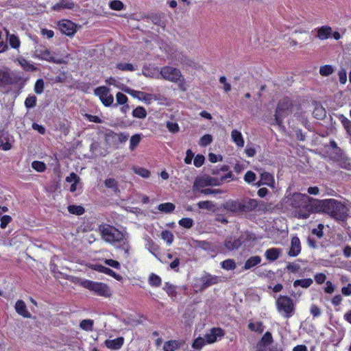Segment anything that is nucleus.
Returning a JSON list of instances; mask_svg holds the SVG:
<instances>
[{
  "mask_svg": "<svg viewBox=\"0 0 351 351\" xmlns=\"http://www.w3.org/2000/svg\"><path fill=\"white\" fill-rule=\"evenodd\" d=\"M258 205L256 199L245 197L240 200L230 199L223 204V208L235 215H243L254 210Z\"/></svg>",
  "mask_w": 351,
  "mask_h": 351,
  "instance_id": "f257e3e1",
  "label": "nucleus"
},
{
  "mask_svg": "<svg viewBox=\"0 0 351 351\" xmlns=\"http://www.w3.org/2000/svg\"><path fill=\"white\" fill-rule=\"evenodd\" d=\"M349 209L346 205L335 199H326L325 214L337 221L344 222L348 217Z\"/></svg>",
  "mask_w": 351,
  "mask_h": 351,
  "instance_id": "f03ea898",
  "label": "nucleus"
},
{
  "mask_svg": "<svg viewBox=\"0 0 351 351\" xmlns=\"http://www.w3.org/2000/svg\"><path fill=\"white\" fill-rule=\"evenodd\" d=\"M99 230L101 238L111 244H121L123 241L127 240L128 234L121 232L116 228L109 225H101L99 226Z\"/></svg>",
  "mask_w": 351,
  "mask_h": 351,
  "instance_id": "7ed1b4c3",
  "label": "nucleus"
},
{
  "mask_svg": "<svg viewBox=\"0 0 351 351\" xmlns=\"http://www.w3.org/2000/svg\"><path fill=\"white\" fill-rule=\"evenodd\" d=\"M80 285L84 288L94 291L99 296L109 298L112 295L110 287L104 283L94 282L89 280H82Z\"/></svg>",
  "mask_w": 351,
  "mask_h": 351,
  "instance_id": "20e7f679",
  "label": "nucleus"
},
{
  "mask_svg": "<svg viewBox=\"0 0 351 351\" xmlns=\"http://www.w3.org/2000/svg\"><path fill=\"white\" fill-rule=\"evenodd\" d=\"M291 101L288 97H285L278 102L274 114L276 124L280 125L282 123V119L291 112Z\"/></svg>",
  "mask_w": 351,
  "mask_h": 351,
  "instance_id": "39448f33",
  "label": "nucleus"
},
{
  "mask_svg": "<svg viewBox=\"0 0 351 351\" xmlns=\"http://www.w3.org/2000/svg\"><path fill=\"white\" fill-rule=\"evenodd\" d=\"M276 306L279 313L287 317L291 316L294 309L292 300L287 296L280 295L276 300Z\"/></svg>",
  "mask_w": 351,
  "mask_h": 351,
  "instance_id": "423d86ee",
  "label": "nucleus"
},
{
  "mask_svg": "<svg viewBox=\"0 0 351 351\" xmlns=\"http://www.w3.org/2000/svg\"><path fill=\"white\" fill-rule=\"evenodd\" d=\"M160 76H161L163 80L174 83L178 82L182 78V75L179 69L169 66H165L161 68Z\"/></svg>",
  "mask_w": 351,
  "mask_h": 351,
  "instance_id": "0eeeda50",
  "label": "nucleus"
},
{
  "mask_svg": "<svg viewBox=\"0 0 351 351\" xmlns=\"http://www.w3.org/2000/svg\"><path fill=\"white\" fill-rule=\"evenodd\" d=\"M221 184V180H219L218 178L204 176L195 179L193 186V190L196 191L208 186H219Z\"/></svg>",
  "mask_w": 351,
  "mask_h": 351,
  "instance_id": "6e6552de",
  "label": "nucleus"
},
{
  "mask_svg": "<svg viewBox=\"0 0 351 351\" xmlns=\"http://www.w3.org/2000/svg\"><path fill=\"white\" fill-rule=\"evenodd\" d=\"M35 57L38 58L48 62H51L56 64H62L64 61L61 59L56 58L52 53L46 47L43 45H38L36 47L34 52Z\"/></svg>",
  "mask_w": 351,
  "mask_h": 351,
  "instance_id": "1a4fd4ad",
  "label": "nucleus"
},
{
  "mask_svg": "<svg viewBox=\"0 0 351 351\" xmlns=\"http://www.w3.org/2000/svg\"><path fill=\"white\" fill-rule=\"evenodd\" d=\"M95 95L98 96L105 106H110L113 104L114 97L110 93V89L106 86H102L96 88L94 90Z\"/></svg>",
  "mask_w": 351,
  "mask_h": 351,
  "instance_id": "9d476101",
  "label": "nucleus"
},
{
  "mask_svg": "<svg viewBox=\"0 0 351 351\" xmlns=\"http://www.w3.org/2000/svg\"><path fill=\"white\" fill-rule=\"evenodd\" d=\"M16 82V77L8 69H0V86L12 85Z\"/></svg>",
  "mask_w": 351,
  "mask_h": 351,
  "instance_id": "9b49d317",
  "label": "nucleus"
},
{
  "mask_svg": "<svg viewBox=\"0 0 351 351\" xmlns=\"http://www.w3.org/2000/svg\"><path fill=\"white\" fill-rule=\"evenodd\" d=\"M326 199H317L308 197V213H323L325 212Z\"/></svg>",
  "mask_w": 351,
  "mask_h": 351,
  "instance_id": "f8f14e48",
  "label": "nucleus"
},
{
  "mask_svg": "<svg viewBox=\"0 0 351 351\" xmlns=\"http://www.w3.org/2000/svg\"><path fill=\"white\" fill-rule=\"evenodd\" d=\"M123 90L125 93L132 95L133 97H136L140 100L144 101L147 104H150L152 99H156V96L153 94H149L142 91L135 90L130 88H126L123 89Z\"/></svg>",
  "mask_w": 351,
  "mask_h": 351,
  "instance_id": "ddd939ff",
  "label": "nucleus"
},
{
  "mask_svg": "<svg viewBox=\"0 0 351 351\" xmlns=\"http://www.w3.org/2000/svg\"><path fill=\"white\" fill-rule=\"evenodd\" d=\"M201 281L202 282V289H204L208 287L219 283L221 282V279L219 276L206 274L201 278Z\"/></svg>",
  "mask_w": 351,
  "mask_h": 351,
  "instance_id": "4468645a",
  "label": "nucleus"
},
{
  "mask_svg": "<svg viewBox=\"0 0 351 351\" xmlns=\"http://www.w3.org/2000/svg\"><path fill=\"white\" fill-rule=\"evenodd\" d=\"M58 26L60 31L67 36H72L76 31L75 24L71 21L63 20L60 21Z\"/></svg>",
  "mask_w": 351,
  "mask_h": 351,
  "instance_id": "2eb2a0df",
  "label": "nucleus"
},
{
  "mask_svg": "<svg viewBox=\"0 0 351 351\" xmlns=\"http://www.w3.org/2000/svg\"><path fill=\"white\" fill-rule=\"evenodd\" d=\"M223 335L224 332L221 328H213L210 330L209 333L204 335V338L207 343H213L217 340V338H221Z\"/></svg>",
  "mask_w": 351,
  "mask_h": 351,
  "instance_id": "dca6fc26",
  "label": "nucleus"
},
{
  "mask_svg": "<svg viewBox=\"0 0 351 351\" xmlns=\"http://www.w3.org/2000/svg\"><path fill=\"white\" fill-rule=\"evenodd\" d=\"M272 342L273 338L271 332H266L257 344V351H266V349L268 348L267 346Z\"/></svg>",
  "mask_w": 351,
  "mask_h": 351,
  "instance_id": "f3484780",
  "label": "nucleus"
},
{
  "mask_svg": "<svg viewBox=\"0 0 351 351\" xmlns=\"http://www.w3.org/2000/svg\"><path fill=\"white\" fill-rule=\"evenodd\" d=\"M291 205L292 207L305 208L306 206V196L301 193H295L291 199Z\"/></svg>",
  "mask_w": 351,
  "mask_h": 351,
  "instance_id": "a211bd4d",
  "label": "nucleus"
},
{
  "mask_svg": "<svg viewBox=\"0 0 351 351\" xmlns=\"http://www.w3.org/2000/svg\"><path fill=\"white\" fill-rule=\"evenodd\" d=\"M92 268L95 271H97L106 274L107 275H109L110 276H112L114 278H115L117 280H119L121 279V276L119 274H116L114 271H112L110 268H108L101 265H99V264L93 265L92 266Z\"/></svg>",
  "mask_w": 351,
  "mask_h": 351,
  "instance_id": "6ab92c4d",
  "label": "nucleus"
},
{
  "mask_svg": "<svg viewBox=\"0 0 351 351\" xmlns=\"http://www.w3.org/2000/svg\"><path fill=\"white\" fill-rule=\"evenodd\" d=\"M317 37L322 40H326L332 35V28L329 26H322L317 29Z\"/></svg>",
  "mask_w": 351,
  "mask_h": 351,
  "instance_id": "aec40b11",
  "label": "nucleus"
},
{
  "mask_svg": "<svg viewBox=\"0 0 351 351\" xmlns=\"http://www.w3.org/2000/svg\"><path fill=\"white\" fill-rule=\"evenodd\" d=\"M16 311L23 317L29 318L30 313L27 311L25 303L23 300H18L15 304Z\"/></svg>",
  "mask_w": 351,
  "mask_h": 351,
  "instance_id": "412c9836",
  "label": "nucleus"
},
{
  "mask_svg": "<svg viewBox=\"0 0 351 351\" xmlns=\"http://www.w3.org/2000/svg\"><path fill=\"white\" fill-rule=\"evenodd\" d=\"M184 343V341L170 340L166 341L163 346L164 351H175Z\"/></svg>",
  "mask_w": 351,
  "mask_h": 351,
  "instance_id": "4be33fe9",
  "label": "nucleus"
},
{
  "mask_svg": "<svg viewBox=\"0 0 351 351\" xmlns=\"http://www.w3.org/2000/svg\"><path fill=\"white\" fill-rule=\"evenodd\" d=\"M123 344V338L118 337L117 339L110 340L107 339L105 341L106 346L112 350H119Z\"/></svg>",
  "mask_w": 351,
  "mask_h": 351,
  "instance_id": "5701e85b",
  "label": "nucleus"
},
{
  "mask_svg": "<svg viewBox=\"0 0 351 351\" xmlns=\"http://www.w3.org/2000/svg\"><path fill=\"white\" fill-rule=\"evenodd\" d=\"M75 3L71 0H61L60 3L55 4L52 9L55 11H60L64 9H73Z\"/></svg>",
  "mask_w": 351,
  "mask_h": 351,
  "instance_id": "b1692460",
  "label": "nucleus"
},
{
  "mask_svg": "<svg viewBox=\"0 0 351 351\" xmlns=\"http://www.w3.org/2000/svg\"><path fill=\"white\" fill-rule=\"evenodd\" d=\"M300 252V242L298 237H293L291 239V246L289 251V255L291 256H297Z\"/></svg>",
  "mask_w": 351,
  "mask_h": 351,
  "instance_id": "393cba45",
  "label": "nucleus"
},
{
  "mask_svg": "<svg viewBox=\"0 0 351 351\" xmlns=\"http://www.w3.org/2000/svg\"><path fill=\"white\" fill-rule=\"evenodd\" d=\"M224 245L226 248L230 251H232L234 250H237L240 246H241L239 238L232 239L228 238L225 241Z\"/></svg>",
  "mask_w": 351,
  "mask_h": 351,
  "instance_id": "a878e982",
  "label": "nucleus"
},
{
  "mask_svg": "<svg viewBox=\"0 0 351 351\" xmlns=\"http://www.w3.org/2000/svg\"><path fill=\"white\" fill-rule=\"evenodd\" d=\"M281 253V250L278 248H270L265 251V256L269 261H274L278 258Z\"/></svg>",
  "mask_w": 351,
  "mask_h": 351,
  "instance_id": "bb28decb",
  "label": "nucleus"
},
{
  "mask_svg": "<svg viewBox=\"0 0 351 351\" xmlns=\"http://www.w3.org/2000/svg\"><path fill=\"white\" fill-rule=\"evenodd\" d=\"M261 262V258L259 256H254L249 258L245 263L243 269L245 270L250 269L251 268L258 265Z\"/></svg>",
  "mask_w": 351,
  "mask_h": 351,
  "instance_id": "cd10ccee",
  "label": "nucleus"
},
{
  "mask_svg": "<svg viewBox=\"0 0 351 351\" xmlns=\"http://www.w3.org/2000/svg\"><path fill=\"white\" fill-rule=\"evenodd\" d=\"M239 238L241 245H244L245 246L250 245L251 242L254 241L255 239L254 236L248 232L242 233Z\"/></svg>",
  "mask_w": 351,
  "mask_h": 351,
  "instance_id": "c85d7f7f",
  "label": "nucleus"
},
{
  "mask_svg": "<svg viewBox=\"0 0 351 351\" xmlns=\"http://www.w3.org/2000/svg\"><path fill=\"white\" fill-rule=\"evenodd\" d=\"M143 74L148 77L151 78H159L160 77V71L157 68H149V67H143Z\"/></svg>",
  "mask_w": 351,
  "mask_h": 351,
  "instance_id": "c756f323",
  "label": "nucleus"
},
{
  "mask_svg": "<svg viewBox=\"0 0 351 351\" xmlns=\"http://www.w3.org/2000/svg\"><path fill=\"white\" fill-rule=\"evenodd\" d=\"M231 137L233 141L239 146L243 147L244 141L243 138V136L240 132L237 130H233L231 133Z\"/></svg>",
  "mask_w": 351,
  "mask_h": 351,
  "instance_id": "7c9ffc66",
  "label": "nucleus"
},
{
  "mask_svg": "<svg viewBox=\"0 0 351 351\" xmlns=\"http://www.w3.org/2000/svg\"><path fill=\"white\" fill-rule=\"evenodd\" d=\"M261 178L263 184L273 186L274 184V179L271 174L267 172H264L261 174Z\"/></svg>",
  "mask_w": 351,
  "mask_h": 351,
  "instance_id": "2f4dec72",
  "label": "nucleus"
},
{
  "mask_svg": "<svg viewBox=\"0 0 351 351\" xmlns=\"http://www.w3.org/2000/svg\"><path fill=\"white\" fill-rule=\"evenodd\" d=\"M264 326L262 322H250L248 324V328L258 333H262L264 330Z\"/></svg>",
  "mask_w": 351,
  "mask_h": 351,
  "instance_id": "473e14b6",
  "label": "nucleus"
},
{
  "mask_svg": "<svg viewBox=\"0 0 351 351\" xmlns=\"http://www.w3.org/2000/svg\"><path fill=\"white\" fill-rule=\"evenodd\" d=\"M147 114L146 110L142 106H138L132 111V116L138 119H144Z\"/></svg>",
  "mask_w": 351,
  "mask_h": 351,
  "instance_id": "72a5a7b5",
  "label": "nucleus"
},
{
  "mask_svg": "<svg viewBox=\"0 0 351 351\" xmlns=\"http://www.w3.org/2000/svg\"><path fill=\"white\" fill-rule=\"evenodd\" d=\"M334 72V68L332 65L325 64L319 68V73L322 76L327 77Z\"/></svg>",
  "mask_w": 351,
  "mask_h": 351,
  "instance_id": "f704fd0d",
  "label": "nucleus"
},
{
  "mask_svg": "<svg viewBox=\"0 0 351 351\" xmlns=\"http://www.w3.org/2000/svg\"><path fill=\"white\" fill-rule=\"evenodd\" d=\"M158 208L161 212L169 213L175 209V205L170 202L163 203L160 204Z\"/></svg>",
  "mask_w": 351,
  "mask_h": 351,
  "instance_id": "c9c22d12",
  "label": "nucleus"
},
{
  "mask_svg": "<svg viewBox=\"0 0 351 351\" xmlns=\"http://www.w3.org/2000/svg\"><path fill=\"white\" fill-rule=\"evenodd\" d=\"M149 283L152 287H160L162 283V280L160 276L155 274H152L149 277Z\"/></svg>",
  "mask_w": 351,
  "mask_h": 351,
  "instance_id": "e433bc0d",
  "label": "nucleus"
},
{
  "mask_svg": "<svg viewBox=\"0 0 351 351\" xmlns=\"http://www.w3.org/2000/svg\"><path fill=\"white\" fill-rule=\"evenodd\" d=\"M163 289L171 298H175L177 295L176 287L169 282H165Z\"/></svg>",
  "mask_w": 351,
  "mask_h": 351,
  "instance_id": "4c0bfd02",
  "label": "nucleus"
},
{
  "mask_svg": "<svg viewBox=\"0 0 351 351\" xmlns=\"http://www.w3.org/2000/svg\"><path fill=\"white\" fill-rule=\"evenodd\" d=\"M7 36L9 37V43L12 48L17 49L20 47V40L19 38L12 34L10 35L8 31H6Z\"/></svg>",
  "mask_w": 351,
  "mask_h": 351,
  "instance_id": "58836bf2",
  "label": "nucleus"
},
{
  "mask_svg": "<svg viewBox=\"0 0 351 351\" xmlns=\"http://www.w3.org/2000/svg\"><path fill=\"white\" fill-rule=\"evenodd\" d=\"M68 210L70 213L76 215H82L84 213L85 210L82 206L70 205L68 207Z\"/></svg>",
  "mask_w": 351,
  "mask_h": 351,
  "instance_id": "ea45409f",
  "label": "nucleus"
},
{
  "mask_svg": "<svg viewBox=\"0 0 351 351\" xmlns=\"http://www.w3.org/2000/svg\"><path fill=\"white\" fill-rule=\"evenodd\" d=\"M221 266L226 270H232L235 269L236 263L233 259H226L221 263Z\"/></svg>",
  "mask_w": 351,
  "mask_h": 351,
  "instance_id": "a19ab883",
  "label": "nucleus"
},
{
  "mask_svg": "<svg viewBox=\"0 0 351 351\" xmlns=\"http://www.w3.org/2000/svg\"><path fill=\"white\" fill-rule=\"evenodd\" d=\"M324 224L319 223L317 228L312 229L311 234L318 239H322L324 237Z\"/></svg>",
  "mask_w": 351,
  "mask_h": 351,
  "instance_id": "79ce46f5",
  "label": "nucleus"
},
{
  "mask_svg": "<svg viewBox=\"0 0 351 351\" xmlns=\"http://www.w3.org/2000/svg\"><path fill=\"white\" fill-rule=\"evenodd\" d=\"M93 323V320L92 319H84L81 322L80 326L84 330L92 331Z\"/></svg>",
  "mask_w": 351,
  "mask_h": 351,
  "instance_id": "37998d69",
  "label": "nucleus"
},
{
  "mask_svg": "<svg viewBox=\"0 0 351 351\" xmlns=\"http://www.w3.org/2000/svg\"><path fill=\"white\" fill-rule=\"evenodd\" d=\"M313 114L315 118L321 120L326 117V110L322 107H317L313 110Z\"/></svg>",
  "mask_w": 351,
  "mask_h": 351,
  "instance_id": "c03bdc74",
  "label": "nucleus"
},
{
  "mask_svg": "<svg viewBox=\"0 0 351 351\" xmlns=\"http://www.w3.org/2000/svg\"><path fill=\"white\" fill-rule=\"evenodd\" d=\"M20 65L26 71H35L36 67L29 63L27 60L23 58L19 60Z\"/></svg>",
  "mask_w": 351,
  "mask_h": 351,
  "instance_id": "a18cd8bd",
  "label": "nucleus"
},
{
  "mask_svg": "<svg viewBox=\"0 0 351 351\" xmlns=\"http://www.w3.org/2000/svg\"><path fill=\"white\" fill-rule=\"evenodd\" d=\"M161 237L163 240L166 241L167 244L170 245L173 241V234L169 230H164L161 233Z\"/></svg>",
  "mask_w": 351,
  "mask_h": 351,
  "instance_id": "49530a36",
  "label": "nucleus"
},
{
  "mask_svg": "<svg viewBox=\"0 0 351 351\" xmlns=\"http://www.w3.org/2000/svg\"><path fill=\"white\" fill-rule=\"evenodd\" d=\"M45 88V83L43 79H38L34 86V92L40 95L43 93Z\"/></svg>",
  "mask_w": 351,
  "mask_h": 351,
  "instance_id": "de8ad7c7",
  "label": "nucleus"
},
{
  "mask_svg": "<svg viewBox=\"0 0 351 351\" xmlns=\"http://www.w3.org/2000/svg\"><path fill=\"white\" fill-rule=\"evenodd\" d=\"M36 97L34 95H29L25 101V106L27 108H34L36 105Z\"/></svg>",
  "mask_w": 351,
  "mask_h": 351,
  "instance_id": "09e8293b",
  "label": "nucleus"
},
{
  "mask_svg": "<svg viewBox=\"0 0 351 351\" xmlns=\"http://www.w3.org/2000/svg\"><path fill=\"white\" fill-rule=\"evenodd\" d=\"M117 104H112L114 106H117L119 104L123 105L128 101V97L125 95L119 92L116 95Z\"/></svg>",
  "mask_w": 351,
  "mask_h": 351,
  "instance_id": "8fccbe9b",
  "label": "nucleus"
},
{
  "mask_svg": "<svg viewBox=\"0 0 351 351\" xmlns=\"http://www.w3.org/2000/svg\"><path fill=\"white\" fill-rule=\"evenodd\" d=\"M213 141V136L210 134H204L201 137L199 145L202 147H206L210 144Z\"/></svg>",
  "mask_w": 351,
  "mask_h": 351,
  "instance_id": "3c124183",
  "label": "nucleus"
},
{
  "mask_svg": "<svg viewBox=\"0 0 351 351\" xmlns=\"http://www.w3.org/2000/svg\"><path fill=\"white\" fill-rule=\"evenodd\" d=\"M104 184L107 188L112 189L114 191L118 190V183L114 178L106 179Z\"/></svg>",
  "mask_w": 351,
  "mask_h": 351,
  "instance_id": "603ef678",
  "label": "nucleus"
},
{
  "mask_svg": "<svg viewBox=\"0 0 351 351\" xmlns=\"http://www.w3.org/2000/svg\"><path fill=\"white\" fill-rule=\"evenodd\" d=\"M116 67L123 71H133L135 70L134 66L130 63H118Z\"/></svg>",
  "mask_w": 351,
  "mask_h": 351,
  "instance_id": "864d4df0",
  "label": "nucleus"
},
{
  "mask_svg": "<svg viewBox=\"0 0 351 351\" xmlns=\"http://www.w3.org/2000/svg\"><path fill=\"white\" fill-rule=\"evenodd\" d=\"M141 141V135L140 134H134L130 138V148L131 150H134L135 147L138 145Z\"/></svg>",
  "mask_w": 351,
  "mask_h": 351,
  "instance_id": "5fc2aeb1",
  "label": "nucleus"
},
{
  "mask_svg": "<svg viewBox=\"0 0 351 351\" xmlns=\"http://www.w3.org/2000/svg\"><path fill=\"white\" fill-rule=\"evenodd\" d=\"M205 343H206L205 338L198 337L193 341L192 347L195 349L200 350L205 345Z\"/></svg>",
  "mask_w": 351,
  "mask_h": 351,
  "instance_id": "6e6d98bb",
  "label": "nucleus"
},
{
  "mask_svg": "<svg viewBox=\"0 0 351 351\" xmlns=\"http://www.w3.org/2000/svg\"><path fill=\"white\" fill-rule=\"evenodd\" d=\"M32 167L38 172H43L46 169L45 164L40 161H34L32 164Z\"/></svg>",
  "mask_w": 351,
  "mask_h": 351,
  "instance_id": "4d7b16f0",
  "label": "nucleus"
},
{
  "mask_svg": "<svg viewBox=\"0 0 351 351\" xmlns=\"http://www.w3.org/2000/svg\"><path fill=\"white\" fill-rule=\"evenodd\" d=\"M197 206H198L199 208L206 209L208 210H211L214 208V204H213L212 202H210V201L199 202L197 204Z\"/></svg>",
  "mask_w": 351,
  "mask_h": 351,
  "instance_id": "13d9d810",
  "label": "nucleus"
},
{
  "mask_svg": "<svg viewBox=\"0 0 351 351\" xmlns=\"http://www.w3.org/2000/svg\"><path fill=\"white\" fill-rule=\"evenodd\" d=\"M110 8L114 10H121L124 8L123 3L119 0H114L110 3Z\"/></svg>",
  "mask_w": 351,
  "mask_h": 351,
  "instance_id": "bf43d9fd",
  "label": "nucleus"
},
{
  "mask_svg": "<svg viewBox=\"0 0 351 351\" xmlns=\"http://www.w3.org/2000/svg\"><path fill=\"white\" fill-rule=\"evenodd\" d=\"M135 173L142 176L143 178H147L150 176V172L146 169L138 167L135 168L134 169Z\"/></svg>",
  "mask_w": 351,
  "mask_h": 351,
  "instance_id": "052dcab7",
  "label": "nucleus"
},
{
  "mask_svg": "<svg viewBox=\"0 0 351 351\" xmlns=\"http://www.w3.org/2000/svg\"><path fill=\"white\" fill-rule=\"evenodd\" d=\"M179 224L186 228H190L193 224V221L191 218H183L179 221Z\"/></svg>",
  "mask_w": 351,
  "mask_h": 351,
  "instance_id": "680f3d73",
  "label": "nucleus"
},
{
  "mask_svg": "<svg viewBox=\"0 0 351 351\" xmlns=\"http://www.w3.org/2000/svg\"><path fill=\"white\" fill-rule=\"evenodd\" d=\"M256 174L252 171H247L244 176V180L247 183L253 182L254 181L256 180Z\"/></svg>",
  "mask_w": 351,
  "mask_h": 351,
  "instance_id": "e2e57ef3",
  "label": "nucleus"
},
{
  "mask_svg": "<svg viewBox=\"0 0 351 351\" xmlns=\"http://www.w3.org/2000/svg\"><path fill=\"white\" fill-rule=\"evenodd\" d=\"M201 193L204 195H215L221 193L220 189H201L199 190Z\"/></svg>",
  "mask_w": 351,
  "mask_h": 351,
  "instance_id": "0e129e2a",
  "label": "nucleus"
},
{
  "mask_svg": "<svg viewBox=\"0 0 351 351\" xmlns=\"http://www.w3.org/2000/svg\"><path fill=\"white\" fill-rule=\"evenodd\" d=\"M339 80L341 84H345L347 82V73L344 69H341L338 72Z\"/></svg>",
  "mask_w": 351,
  "mask_h": 351,
  "instance_id": "69168bd1",
  "label": "nucleus"
},
{
  "mask_svg": "<svg viewBox=\"0 0 351 351\" xmlns=\"http://www.w3.org/2000/svg\"><path fill=\"white\" fill-rule=\"evenodd\" d=\"M167 128L169 132L176 133L179 131L180 128L177 123L168 121L167 123Z\"/></svg>",
  "mask_w": 351,
  "mask_h": 351,
  "instance_id": "338daca9",
  "label": "nucleus"
},
{
  "mask_svg": "<svg viewBox=\"0 0 351 351\" xmlns=\"http://www.w3.org/2000/svg\"><path fill=\"white\" fill-rule=\"evenodd\" d=\"M104 263H105V264H106L113 268H115L117 269L121 268V265L117 261L112 260V259H106L104 261Z\"/></svg>",
  "mask_w": 351,
  "mask_h": 351,
  "instance_id": "774afa93",
  "label": "nucleus"
}]
</instances>
